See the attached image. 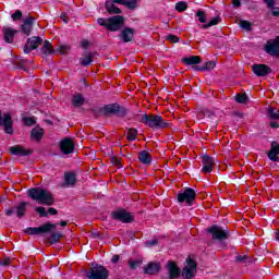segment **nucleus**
I'll return each instance as SVG.
<instances>
[{"mask_svg":"<svg viewBox=\"0 0 279 279\" xmlns=\"http://www.w3.org/2000/svg\"><path fill=\"white\" fill-rule=\"evenodd\" d=\"M182 62L186 65L199 64L202 62V58L199 56H192L189 58H183Z\"/></svg>","mask_w":279,"mask_h":279,"instance_id":"nucleus-26","label":"nucleus"},{"mask_svg":"<svg viewBox=\"0 0 279 279\" xmlns=\"http://www.w3.org/2000/svg\"><path fill=\"white\" fill-rule=\"evenodd\" d=\"M28 197L37 202V204H44L45 206H52L54 199L51 192L40 187H33L27 191Z\"/></svg>","mask_w":279,"mask_h":279,"instance_id":"nucleus-1","label":"nucleus"},{"mask_svg":"<svg viewBox=\"0 0 279 279\" xmlns=\"http://www.w3.org/2000/svg\"><path fill=\"white\" fill-rule=\"evenodd\" d=\"M276 239H277V241H279V230L276 233Z\"/></svg>","mask_w":279,"mask_h":279,"instance_id":"nucleus-64","label":"nucleus"},{"mask_svg":"<svg viewBox=\"0 0 279 279\" xmlns=\"http://www.w3.org/2000/svg\"><path fill=\"white\" fill-rule=\"evenodd\" d=\"M186 8H187L186 2H178V3L175 4V10H177L178 12H184V11L186 10Z\"/></svg>","mask_w":279,"mask_h":279,"instance_id":"nucleus-38","label":"nucleus"},{"mask_svg":"<svg viewBox=\"0 0 279 279\" xmlns=\"http://www.w3.org/2000/svg\"><path fill=\"white\" fill-rule=\"evenodd\" d=\"M61 19L63 20L64 23H69V20H66V15H61Z\"/></svg>","mask_w":279,"mask_h":279,"instance_id":"nucleus-62","label":"nucleus"},{"mask_svg":"<svg viewBox=\"0 0 279 279\" xmlns=\"http://www.w3.org/2000/svg\"><path fill=\"white\" fill-rule=\"evenodd\" d=\"M60 226H62V227L66 226V221H64V220L61 221V222H60Z\"/></svg>","mask_w":279,"mask_h":279,"instance_id":"nucleus-63","label":"nucleus"},{"mask_svg":"<svg viewBox=\"0 0 279 279\" xmlns=\"http://www.w3.org/2000/svg\"><path fill=\"white\" fill-rule=\"evenodd\" d=\"M252 71L258 77H265L266 75H269V73H271V69L265 64H254L252 66Z\"/></svg>","mask_w":279,"mask_h":279,"instance_id":"nucleus-15","label":"nucleus"},{"mask_svg":"<svg viewBox=\"0 0 279 279\" xmlns=\"http://www.w3.org/2000/svg\"><path fill=\"white\" fill-rule=\"evenodd\" d=\"M104 114H117L118 117H125L126 110L118 104L107 105L102 108Z\"/></svg>","mask_w":279,"mask_h":279,"instance_id":"nucleus-7","label":"nucleus"},{"mask_svg":"<svg viewBox=\"0 0 279 279\" xmlns=\"http://www.w3.org/2000/svg\"><path fill=\"white\" fill-rule=\"evenodd\" d=\"M168 40H171V43H178V36L170 35V36H168Z\"/></svg>","mask_w":279,"mask_h":279,"instance_id":"nucleus-52","label":"nucleus"},{"mask_svg":"<svg viewBox=\"0 0 279 279\" xmlns=\"http://www.w3.org/2000/svg\"><path fill=\"white\" fill-rule=\"evenodd\" d=\"M60 236H62V234H60V233H52V235H51V243H58V241H60Z\"/></svg>","mask_w":279,"mask_h":279,"instance_id":"nucleus-46","label":"nucleus"},{"mask_svg":"<svg viewBox=\"0 0 279 279\" xmlns=\"http://www.w3.org/2000/svg\"><path fill=\"white\" fill-rule=\"evenodd\" d=\"M196 16H197L199 23H206V12L197 11Z\"/></svg>","mask_w":279,"mask_h":279,"instance_id":"nucleus-39","label":"nucleus"},{"mask_svg":"<svg viewBox=\"0 0 279 279\" xmlns=\"http://www.w3.org/2000/svg\"><path fill=\"white\" fill-rule=\"evenodd\" d=\"M26 234H40V227L39 228L31 227L26 229Z\"/></svg>","mask_w":279,"mask_h":279,"instance_id":"nucleus-41","label":"nucleus"},{"mask_svg":"<svg viewBox=\"0 0 279 279\" xmlns=\"http://www.w3.org/2000/svg\"><path fill=\"white\" fill-rule=\"evenodd\" d=\"M185 267L182 270V277L185 279H192L197 274V263L191 257L186 258Z\"/></svg>","mask_w":279,"mask_h":279,"instance_id":"nucleus-4","label":"nucleus"},{"mask_svg":"<svg viewBox=\"0 0 279 279\" xmlns=\"http://www.w3.org/2000/svg\"><path fill=\"white\" fill-rule=\"evenodd\" d=\"M142 123L144 125H148V128H153L156 130H161L162 128H167V122L160 116H142Z\"/></svg>","mask_w":279,"mask_h":279,"instance_id":"nucleus-3","label":"nucleus"},{"mask_svg":"<svg viewBox=\"0 0 279 279\" xmlns=\"http://www.w3.org/2000/svg\"><path fill=\"white\" fill-rule=\"evenodd\" d=\"M124 5L129 10H136L138 8V0H124Z\"/></svg>","mask_w":279,"mask_h":279,"instance_id":"nucleus-34","label":"nucleus"},{"mask_svg":"<svg viewBox=\"0 0 279 279\" xmlns=\"http://www.w3.org/2000/svg\"><path fill=\"white\" fill-rule=\"evenodd\" d=\"M138 160L143 165H151V155L148 151L143 150L138 154Z\"/></svg>","mask_w":279,"mask_h":279,"instance_id":"nucleus-25","label":"nucleus"},{"mask_svg":"<svg viewBox=\"0 0 279 279\" xmlns=\"http://www.w3.org/2000/svg\"><path fill=\"white\" fill-rule=\"evenodd\" d=\"M192 69H193L194 71H205L204 66L202 68V66H199V65L192 66Z\"/></svg>","mask_w":279,"mask_h":279,"instance_id":"nucleus-56","label":"nucleus"},{"mask_svg":"<svg viewBox=\"0 0 279 279\" xmlns=\"http://www.w3.org/2000/svg\"><path fill=\"white\" fill-rule=\"evenodd\" d=\"M86 276L88 279H108V269L104 266H96L90 268Z\"/></svg>","mask_w":279,"mask_h":279,"instance_id":"nucleus-5","label":"nucleus"},{"mask_svg":"<svg viewBox=\"0 0 279 279\" xmlns=\"http://www.w3.org/2000/svg\"><path fill=\"white\" fill-rule=\"evenodd\" d=\"M233 8H240L241 7V0H233Z\"/></svg>","mask_w":279,"mask_h":279,"instance_id":"nucleus-55","label":"nucleus"},{"mask_svg":"<svg viewBox=\"0 0 279 279\" xmlns=\"http://www.w3.org/2000/svg\"><path fill=\"white\" fill-rule=\"evenodd\" d=\"M26 210H27V203L22 202L17 204L15 207L7 209L5 215L7 217H12V215H16V217L21 219L22 217H25Z\"/></svg>","mask_w":279,"mask_h":279,"instance_id":"nucleus-6","label":"nucleus"},{"mask_svg":"<svg viewBox=\"0 0 279 279\" xmlns=\"http://www.w3.org/2000/svg\"><path fill=\"white\" fill-rule=\"evenodd\" d=\"M112 3H118L119 5H125V0H111Z\"/></svg>","mask_w":279,"mask_h":279,"instance_id":"nucleus-54","label":"nucleus"},{"mask_svg":"<svg viewBox=\"0 0 279 279\" xmlns=\"http://www.w3.org/2000/svg\"><path fill=\"white\" fill-rule=\"evenodd\" d=\"M240 27H242V29H246V32H250V29H252V24L247 21H240Z\"/></svg>","mask_w":279,"mask_h":279,"instance_id":"nucleus-40","label":"nucleus"},{"mask_svg":"<svg viewBox=\"0 0 279 279\" xmlns=\"http://www.w3.org/2000/svg\"><path fill=\"white\" fill-rule=\"evenodd\" d=\"M270 128H279L278 122H276V121H275V122H271V123H270Z\"/></svg>","mask_w":279,"mask_h":279,"instance_id":"nucleus-61","label":"nucleus"},{"mask_svg":"<svg viewBox=\"0 0 279 279\" xmlns=\"http://www.w3.org/2000/svg\"><path fill=\"white\" fill-rule=\"evenodd\" d=\"M43 134H45V131L37 126L32 130L31 136L34 141H40V138H43Z\"/></svg>","mask_w":279,"mask_h":279,"instance_id":"nucleus-29","label":"nucleus"},{"mask_svg":"<svg viewBox=\"0 0 279 279\" xmlns=\"http://www.w3.org/2000/svg\"><path fill=\"white\" fill-rule=\"evenodd\" d=\"M235 101H236L238 104H246V101H247V95H246V94H238V95L235 96Z\"/></svg>","mask_w":279,"mask_h":279,"instance_id":"nucleus-37","label":"nucleus"},{"mask_svg":"<svg viewBox=\"0 0 279 279\" xmlns=\"http://www.w3.org/2000/svg\"><path fill=\"white\" fill-rule=\"evenodd\" d=\"M80 62L83 66H88L93 62V54L92 53L83 54V58L80 60Z\"/></svg>","mask_w":279,"mask_h":279,"instance_id":"nucleus-32","label":"nucleus"},{"mask_svg":"<svg viewBox=\"0 0 279 279\" xmlns=\"http://www.w3.org/2000/svg\"><path fill=\"white\" fill-rule=\"evenodd\" d=\"M43 45V38L40 37H31L28 38L25 47L24 52L29 53L31 51H34V49H38Z\"/></svg>","mask_w":279,"mask_h":279,"instance_id":"nucleus-10","label":"nucleus"},{"mask_svg":"<svg viewBox=\"0 0 279 279\" xmlns=\"http://www.w3.org/2000/svg\"><path fill=\"white\" fill-rule=\"evenodd\" d=\"M219 23H221V17H219V16L213 17L209 21V23L203 25V29H208V27H213L215 25H219Z\"/></svg>","mask_w":279,"mask_h":279,"instance_id":"nucleus-33","label":"nucleus"},{"mask_svg":"<svg viewBox=\"0 0 279 279\" xmlns=\"http://www.w3.org/2000/svg\"><path fill=\"white\" fill-rule=\"evenodd\" d=\"M59 51L60 53H66V51H69V46H60Z\"/></svg>","mask_w":279,"mask_h":279,"instance_id":"nucleus-51","label":"nucleus"},{"mask_svg":"<svg viewBox=\"0 0 279 279\" xmlns=\"http://www.w3.org/2000/svg\"><path fill=\"white\" fill-rule=\"evenodd\" d=\"M143 265V259H130L129 260V267L130 269H138Z\"/></svg>","mask_w":279,"mask_h":279,"instance_id":"nucleus-35","label":"nucleus"},{"mask_svg":"<svg viewBox=\"0 0 279 279\" xmlns=\"http://www.w3.org/2000/svg\"><path fill=\"white\" fill-rule=\"evenodd\" d=\"M160 271V264L150 262L145 268L144 274H149L150 276H154L155 274H158Z\"/></svg>","mask_w":279,"mask_h":279,"instance_id":"nucleus-22","label":"nucleus"},{"mask_svg":"<svg viewBox=\"0 0 279 279\" xmlns=\"http://www.w3.org/2000/svg\"><path fill=\"white\" fill-rule=\"evenodd\" d=\"M23 17V12L21 10L15 11V13L12 14L13 21H21Z\"/></svg>","mask_w":279,"mask_h":279,"instance_id":"nucleus-43","label":"nucleus"},{"mask_svg":"<svg viewBox=\"0 0 279 279\" xmlns=\"http://www.w3.org/2000/svg\"><path fill=\"white\" fill-rule=\"evenodd\" d=\"M146 247H154V245H158V240H149L145 243Z\"/></svg>","mask_w":279,"mask_h":279,"instance_id":"nucleus-47","label":"nucleus"},{"mask_svg":"<svg viewBox=\"0 0 279 279\" xmlns=\"http://www.w3.org/2000/svg\"><path fill=\"white\" fill-rule=\"evenodd\" d=\"M85 101L86 99L84 98V96H82V94H76L72 98V104L75 108H80V106H84Z\"/></svg>","mask_w":279,"mask_h":279,"instance_id":"nucleus-28","label":"nucleus"},{"mask_svg":"<svg viewBox=\"0 0 279 279\" xmlns=\"http://www.w3.org/2000/svg\"><path fill=\"white\" fill-rule=\"evenodd\" d=\"M121 38H122L123 43L132 41V38H134V29L125 28L124 31H122Z\"/></svg>","mask_w":279,"mask_h":279,"instance_id":"nucleus-24","label":"nucleus"},{"mask_svg":"<svg viewBox=\"0 0 279 279\" xmlns=\"http://www.w3.org/2000/svg\"><path fill=\"white\" fill-rule=\"evenodd\" d=\"M202 163L203 173H211L213 169H215V159L208 155L203 156Z\"/></svg>","mask_w":279,"mask_h":279,"instance_id":"nucleus-14","label":"nucleus"},{"mask_svg":"<svg viewBox=\"0 0 279 279\" xmlns=\"http://www.w3.org/2000/svg\"><path fill=\"white\" fill-rule=\"evenodd\" d=\"M195 190L189 187L186 190H184L183 193H180L178 195V199L180 203L182 202H186L189 204V206H191L193 204V202H195Z\"/></svg>","mask_w":279,"mask_h":279,"instance_id":"nucleus-9","label":"nucleus"},{"mask_svg":"<svg viewBox=\"0 0 279 279\" xmlns=\"http://www.w3.org/2000/svg\"><path fill=\"white\" fill-rule=\"evenodd\" d=\"M98 25H101L102 27H106V29H109V32H119L121 29V26L124 23L123 16L116 15L109 19H98L97 20Z\"/></svg>","mask_w":279,"mask_h":279,"instance_id":"nucleus-2","label":"nucleus"},{"mask_svg":"<svg viewBox=\"0 0 279 279\" xmlns=\"http://www.w3.org/2000/svg\"><path fill=\"white\" fill-rule=\"evenodd\" d=\"M53 46L49 41H45L41 47V53H45V56H51L53 53Z\"/></svg>","mask_w":279,"mask_h":279,"instance_id":"nucleus-30","label":"nucleus"},{"mask_svg":"<svg viewBox=\"0 0 279 279\" xmlns=\"http://www.w3.org/2000/svg\"><path fill=\"white\" fill-rule=\"evenodd\" d=\"M264 2L266 3L267 8H274L275 5V0H264Z\"/></svg>","mask_w":279,"mask_h":279,"instance_id":"nucleus-50","label":"nucleus"},{"mask_svg":"<svg viewBox=\"0 0 279 279\" xmlns=\"http://www.w3.org/2000/svg\"><path fill=\"white\" fill-rule=\"evenodd\" d=\"M215 66H216L215 61H209V62L205 63L204 69H205V71H213V69H215Z\"/></svg>","mask_w":279,"mask_h":279,"instance_id":"nucleus-45","label":"nucleus"},{"mask_svg":"<svg viewBox=\"0 0 279 279\" xmlns=\"http://www.w3.org/2000/svg\"><path fill=\"white\" fill-rule=\"evenodd\" d=\"M36 213L39 217H47V209L45 207H36Z\"/></svg>","mask_w":279,"mask_h":279,"instance_id":"nucleus-44","label":"nucleus"},{"mask_svg":"<svg viewBox=\"0 0 279 279\" xmlns=\"http://www.w3.org/2000/svg\"><path fill=\"white\" fill-rule=\"evenodd\" d=\"M270 119H279V111L269 110Z\"/></svg>","mask_w":279,"mask_h":279,"instance_id":"nucleus-48","label":"nucleus"},{"mask_svg":"<svg viewBox=\"0 0 279 279\" xmlns=\"http://www.w3.org/2000/svg\"><path fill=\"white\" fill-rule=\"evenodd\" d=\"M105 8L109 14H121V9H119L114 3L107 1Z\"/></svg>","mask_w":279,"mask_h":279,"instance_id":"nucleus-27","label":"nucleus"},{"mask_svg":"<svg viewBox=\"0 0 279 279\" xmlns=\"http://www.w3.org/2000/svg\"><path fill=\"white\" fill-rule=\"evenodd\" d=\"M245 258H247L246 256H236V260L239 263H243V260H245Z\"/></svg>","mask_w":279,"mask_h":279,"instance_id":"nucleus-59","label":"nucleus"},{"mask_svg":"<svg viewBox=\"0 0 279 279\" xmlns=\"http://www.w3.org/2000/svg\"><path fill=\"white\" fill-rule=\"evenodd\" d=\"M64 182L65 186H75V183L77 182V175L75 172H65Z\"/></svg>","mask_w":279,"mask_h":279,"instance_id":"nucleus-23","label":"nucleus"},{"mask_svg":"<svg viewBox=\"0 0 279 279\" xmlns=\"http://www.w3.org/2000/svg\"><path fill=\"white\" fill-rule=\"evenodd\" d=\"M278 156H279V144L276 142L271 143V149L268 153L269 160H272V162H278Z\"/></svg>","mask_w":279,"mask_h":279,"instance_id":"nucleus-20","label":"nucleus"},{"mask_svg":"<svg viewBox=\"0 0 279 279\" xmlns=\"http://www.w3.org/2000/svg\"><path fill=\"white\" fill-rule=\"evenodd\" d=\"M58 228V225H53L51 222L45 223L41 227H39L40 233L51 232V230H56Z\"/></svg>","mask_w":279,"mask_h":279,"instance_id":"nucleus-31","label":"nucleus"},{"mask_svg":"<svg viewBox=\"0 0 279 279\" xmlns=\"http://www.w3.org/2000/svg\"><path fill=\"white\" fill-rule=\"evenodd\" d=\"M208 233L211 234V239H216L217 241H223V239H228V231L223 230L219 226H213L209 228Z\"/></svg>","mask_w":279,"mask_h":279,"instance_id":"nucleus-8","label":"nucleus"},{"mask_svg":"<svg viewBox=\"0 0 279 279\" xmlns=\"http://www.w3.org/2000/svg\"><path fill=\"white\" fill-rule=\"evenodd\" d=\"M112 219H117L118 221H122V223H130V221H133L134 217H132V214L120 209L118 211H114L112 214Z\"/></svg>","mask_w":279,"mask_h":279,"instance_id":"nucleus-11","label":"nucleus"},{"mask_svg":"<svg viewBox=\"0 0 279 279\" xmlns=\"http://www.w3.org/2000/svg\"><path fill=\"white\" fill-rule=\"evenodd\" d=\"M0 265H1L2 267H5V266L10 265V258H9V257H5L4 259H1V260H0Z\"/></svg>","mask_w":279,"mask_h":279,"instance_id":"nucleus-49","label":"nucleus"},{"mask_svg":"<svg viewBox=\"0 0 279 279\" xmlns=\"http://www.w3.org/2000/svg\"><path fill=\"white\" fill-rule=\"evenodd\" d=\"M9 151L12 156H29V154H32V150L26 149L21 145L11 146Z\"/></svg>","mask_w":279,"mask_h":279,"instance_id":"nucleus-17","label":"nucleus"},{"mask_svg":"<svg viewBox=\"0 0 279 279\" xmlns=\"http://www.w3.org/2000/svg\"><path fill=\"white\" fill-rule=\"evenodd\" d=\"M272 16H279V9H274Z\"/></svg>","mask_w":279,"mask_h":279,"instance_id":"nucleus-60","label":"nucleus"},{"mask_svg":"<svg viewBox=\"0 0 279 279\" xmlns=\"http://www.w3.org/2000/svg\"><path fill=\"white\" fill-rule=\"evenodd\" d=\"M48 214H49V215H58V210H57L56 208H53V207H50V208L48 209Z\"/></svg>","mask_w":279,"mask_h":279,"instance_id":"nucleus-53","label":"nucleus"},{"mask_svg":"<svg viewBox=\"0 0 279 279\" xmlns=\"http://www.w3.org/2000/svg\"><path fill=\"white\" fill-rule=\"evenodd\" d=\"M138 135V131L136 129H130L126 135L128 141H136V136Z\"/></svg>","mask_w":279,"mask_h":279,"instance_id":"nucleus-36","label":"nucleus"},{"mask_svg":"<svg viewBox=\"0 0 279 279\" xmlns=\"http://www.w3.org/2000/svg\"><path fill=\"white\" fill-rule=\"evenodd\" d=\"M167 269L170 274V279H175L180 277V268L173 262H169L167 265Z\"/></svg>","mask_w":279,"mask_h":279,"instance_id":"nucleus-21","label":"nucleus"},{"mask_svg":"<svg viewBox=\"0 0 279 279\" xmlns=\"http://www.w3.org/2000/svg\"><path fill=\"white\" fill-rule=\"evenodd\" d=\"M111 263H119V255H113L111 258Z\"/></svg>","mask_w":279,"mask_h":279,"instance_id":"nucleus-57","label":"nucleus"},{"mask_svg":"<svg viewBox=\"0 0 279 279\" xmlns=\"http://www.w3.org/2000/svg\"><path fill=\"white\" fill-rule=\"evenodd\" d=\"M23 121L25 125L32 126L36 123V118H24Z\"/></svg>","mask_w":279,"mask_h":279,"instance_id":"nucleus-42","label":"nucleus"},{"mask_svg":"<svg viewBox=\"0 0 279 279\" xmlns=\"http://www.w3.org/2000/svg\"><path fill=\"white\" fill-rule=\"evenodd\" d=\"M0 125L4 126L7 134H12V116H10V113H2L0 111Z\"/></svg>","mask_w":279,"mask_h":279,"instance_id":"nucleus-12","label":"nucleus"},{"mask_svg":"<svg viewBox=\"0 0 279 279\" xmlns=\"http://www.w3.org/2000/svg\"><path fill=\"white\" fill-rule=\"evenodd\" d=\"M265 50L270 56H279V37L272 41H268L265 46Z\"/></svg>","mask_w":279,"mask_h":279,"instance_id":"nucleus-16","label":"nucleus"},{"mask_svg":"<svg viewBox=\"0 0 279 279\" xmlns=\"http://www.w3.org/2000/svg\"><path fill=\"white\" fill-rule=\"evenodd\" d=\"M32 27H34V17H27L21 26L23 34L29 36L32 34Z\"/></svg>","mask_w":279,"mask_h":279,"instance_id":"nucleus-19","label":"nucleus"},{"mask_svg":"<svg viewBox=\"0 0 279 279\" xmlns=\"http://www.w3.org/2000/svg\"><path fill=\"white\" fill-rule=\"evenodd\" d=\"M60 149L62 154H73L75 150V144L73 143V140L65 137L60 142Z\"/></svg>","mask_w":279,"mask_h":279,"instance_id":"nucleus-13","label":"nucleus"},{"mask_svg":"<svg viewBox=\"0 0 279 279\" xmlns=\"http://www.w3.org/2000/svg\"><path fill=\"white\" fill-rule=\"evenodd\" d=\"M3 34H4V41L10 44V43H14V36L19 34V31L12 27H4Z\"/></svg>","mask_w":279,"mask_h":279,"instance_id":"nucleus-18","label":"nucleus"},{"mask_svg":"<svg viewBox=\"0 0 279 279\" xmlns=\"http://www.w3.org/2000/svg\"><path fill=\"white\" fill-rule=\"evenodd\" d=\"M88 45H89L88 40H83L82 41L83 49H86L88 47Z\"/></svg>","mask_w":279,"mask_h":279,"instance_id":"nucleus-58","label":"nucleus"}]
</instances>
